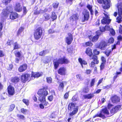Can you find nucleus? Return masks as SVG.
<instances>
[{
	"instance_id": "1",
	"label": "nucleus",
	"mask_w": 122,
	"mask_h": 122,
	"mask_svg": "<svg viewBox=\"0 0 122 122\" xmlns=\"http://www.w3.org/2000/svg\"><path fill=\"white\" fill-rule=\"evenodd\" d=\"M48 89V87L46 86L39 90V100L41 103L39 104V106L40 108L42 109L44 108V106H46L49 104L46 100V97L48 94V92L46 90Z\"/></svg>"
},
{
	"instance_id": "2",
	"label": "nucleus",
	"mask_w": 122,
	"mask_h": 122,
	"mask_svg": "<svg viewBox=\"0 0 122 122\" xmlns=\"http://www.w3.org/2000/svg\"><path fill=\"white\" fill-rule=\"evenodd\" d=\"M70 61L65 56H63L62 57L59 58L57 59H56L53 60V64L54 66V68L55 70L59 66L60 64H67L69 63Z\"/></svg>"
},
{
	"instance_id": "3",
	"label": "nucleus",
	"mask_w": 122,
	"mask_h": 122,
	"mask_svg": "<svg viewBox=\"0 0 122 122\" xmlns=\"http://www.w3.org/2000/svg\"><path fill=\"white\" fill-rule=\"evenodd\" d=\"M118 16L116 18V22L119 23L122 22V2H118L116 5Z\"/></svg>"
},
{
	"instance_id": "4",
	"label": "nucleus",
	"mask_w": 122,
	"mask_h": 122,
	"mask_svg": "<svg viewBox=\"0 0 122 122\" xmlns=\"http://www.w3.org/2000/svg\"><path fill=\"white\" fill-rule=\"evenodd\" d=\"M104 11L105 13H103L105 16L103 17L101 20V23L103 25H109L111 21V19H110L109 15L107 12Z\"/></svg>"
},
{
	"instance_id": "5",
	"label": "nucleus",
	"mask_w": 122,
	"mask_h": 122,
	"mask_svg": "<svg viewBox=\"0 0 122 122\" xmlns=\"http://www.w3.org/2000/svg\"><path fill=\"white\" fill-rule=\"evenodd\" d=\"M12 10V8L9 6L7 7L6 9L3 10L1 14L2 18L4 19H6Z\"/></svg>"
},
{
	"instance_id": "6",
	"label": "nucleus",
	"mask_w": 122,
	"mask_h": 122,
	"mask_svg": "<svg viewBox=\"0 0 122 122\" xmlns=\"http://www.w3.org/2000/svg\"><path fill=\"white\" fill-rule=\"evenodd\" d=\"M108 46L107 42L105 40H102L98 44L97 47L101 50H104Z\"/></svg>"
},
{
	"instance_id": "7",
	"label": "nucleus",
	"mask_w": 122,
	"mask_h": 122,
	"mask_svg": "<svg viewBox=\"0 0 122 122\" xmlns=\"http://www.w3.org/2000/svg\"><path fill=\"white\" fill-rule=\"evenodd\" d=\"M83 17L82 18L81 21L85 22L86 21H88L90 18V15L89 12L87 10L83 11L82 13Z\"/></svg>"
},
{
	"instance_id": "8",
	"label": "nucleus",
	"mask_w": 122,
	"mask_h": 122,
	"mask_svg": "<svg viewBox=\"0 0 122 122\" xmlns=\"http://www.w3.org/2000/svg\"><path fill=\"white\" fill-rule=\"evenodd\" d=\"M122 106L121 105H118L113 107L110 110V113L113 115L120 111L121 109Z\"/></svg>"
},
{
	"instance_id": "9",
	"label": "nucleus",
	"mask_w": 122,
	"mask_h": 122,
	"mask_svg": "<svg viewBox=\"0 0 122 122\" xmlns=\"http://www.w3.org/2000/svg\"><path fill=\"white\" fill-rule=\"evenodd\" d=\"M79 17L78 14L76 13L72 14L71 15L69 19L72 23L75 22V23H77V21L79 19Z\"/></svg>"
},
{
	"instance_id": "10",
	"label": "nucleus",
	"mask_w": 122,
	"mask_h": 122,
	"mask_svg": "<svg viewBox=\"0 0 122 122\" xmlns=\"http://www.w3.org/2000/svg\"><path fill=\"white\" fill-rule=\"evenodd\" d=\"M68 36L66 38L65 41L68 45L71 44L73 39V35L71 33H69L67 34Z\"/></svg>"
},
{
	"instance_id": "11",
	"label": "nucleus",
	"mask_w": 122,
	"mask_h": 122,
	"mask_svg": "<svg viewBox=\"0 0 122 122\" xmlns=\"http://www.w3.org/2000/svg\"><path fill=\"white\" fill-rule=\"evenodd\" d=\"M113 104H117L120 102V97L116 95L112 96L110 98Z\"/></svg>"
},
{
	"instance_id": "12",
	"label": "nucleus",
	"mask_w": 122,
	"mask_h": 122,
	"mask_svg": "<svg viewBox=\"0 0 122 122\" xmlns=\"http://www.w3.org/2000/svg\"><path fill=\"white\" fill-rule=\"evenodd\" d=\"M66 69L64 67H61L57 70L58 74L62 76H65L66 75Z\"/></svg>"
},
{
	"instance_id": "13",
	"label": "nucleus",
	"mask_w": 122,
	"mask_h": 122,
	"mask_svg": "<svg viewBox=\"0 0 122 122\" xmlns=\"http://www.w3.org/2000/svg\"><path fill=\"white\" fill-rule=\"evenodd\" d=\"M110 1L105 0L103 1V3L102 5V8L104 10H108L110 7Z\"/></svg>"
},
{
	"instance_id": "14",
	"label": "nucleus",
	"mask_w": 122,
	"mask_h": 122,
	"mask_svg": "<svg viewBox=\"0 0 122 122\" xmlns=\"http://www.w3.org/2000/svg\"><path fill=\"white\" fill-rule=\"evenodd\" d=\"M30 75L27 74H23L21 76V80L24 83L28 80L30 77Z\"/></svg>"
},
{
	"instance_id": "15",
	"label": "nucleus",
	"mask_w": 122,
	"mask_h": 122,
	"mask_svg": "<svg viewBox=\"0 0 122 122\" xmlns=\"http://www.w3.org/2000/svg\"><path fill=\"white\" fill-rule=\"evenodd\" d=\"M89 39L91 40L92 42H95L97 41L99 38V35L96 34L94 36L92 37L91 35L89 36H88Z\"/></svg>"
},
{
	"instance_id": "16",
	"label": "nucleus",
	"mask_w": 122,
	"mask_h": 122,
	"mask_svg": "<svg viewBox=\"0 0 122 122\" xmlns=\"http://www.w3.org/2000/svg\"><path fill=\"white\" fill-rule=\"evenodd\" d=\"M27 67V66L26 64H24L20 66L18 68V71L20 72H23L26 69Z\"/></svg>"
},
{
	"instance_id": "17",
	"label": "nucleus",
	"mask_w": 122,
	"mask_h": 122,
	"mask_svg": "<svg viewBox=\"0 0 122 122\" xmlns=\"http://www.w3.org/2000/svg\"><path fill=\"white\" fill-rule=\"evenodd\" d=\"M90 60H92V61H94L96 63H99V61L98 59V57L97 56L95 55H92L91 56L89 57Z\"/></svg>"
},
{
	"instance_id": "18",
	"label": "nucleus",
	"mask_w": 122,
	"mask_h": 122,
	"mask_svg": "<svg viewBox=\"0 0 122 122\" xmlns=\"http://www.w3.org/2000/svg\"><path fill=\"white\" fill-rule=\"evenodd\" d=\"M85 52L86 54L89 57L93 55L92 50L89 47H88L86 48Z\"/></svg>"
},
{
	"instance_id": "19",
	"label": "nucleus",
	"mask_w": 122,
	"mask_h": 122,
	"mask_svg": "<svg viewBox=\"0 0 122 122\" xmlns=\"http://www.w3.org/2000/svg\"><path fill=\"white\" fill-rule=\"evenodd\" d=\"M8 94L10 95H13L15 91L13 87L11 86H9L8 88Z\"/></svg>"
},
{
	"instance_id": "20",
	"label": "nucleus",
	"mask_w": 122,
	"mask_h": 122,
	"mask_svg": "<svg viewBox=\"0 0 122 122\" xmlns=\"http://www.w3.org/2000/svg\"><path fill=\"white\" fill-rule=\"evenodd\" d=\"M11 14L10 15V18L11 20L15 19L18 17V14L16 12H10Z\"/></svg>"
},
{
	"instance_id": "21",
	"label": "nucleus",
	"mask_w": 122,
	"mask_h": 122,
	"mask_svg": "<svg viewBox=\"0 0 122 122\" xmlns=\"http://www.w3.org/2000/svg\"><path fill=\"white\" fill-rule=\"evenodd\" d=\"M35 27H36V30H35L34 36L35 38L37 40L38 39V27L37 25H35Z\"/></svg>"
},
{
	"instance_id": "22",
	"label": "nucleus",
	"mask_w": 122,
	"mask_h": 122,
	"mask_svg": "<svg viewBox=\"0 0 122 122\" xmlns=\"http://www.w3.org/2000/svg\"><path fill=\"white\" fill-rule=\"evenodd\" d=\"M51 16L48 13H45L44 14L43 16V18L45 21H47L49 20Z\"/></svg>"
},
{
	"instance_id": "23",
	"label": "nucleus",
	"mask_w": 122,
	"mask_h": 122,
	"mask_svg": "<svg viewBox=\"0 0 122 122\" xmlns=\"http://www.w3.org/2000/svg\"><path fill=\"white\" fill-rule=\"evenodd\" d=\"M112 52V51L111 49H109V48L108 47L106 50L105 51H103V53L106 55L107 57H108Z\"/></svg>"
},
{
	"instance_id": "24",
	"label": "nucleus",
	"mask_w": 122,
	"mask_h": 122,
	"mask_svg": "<svg viewBox=\"0 0 122 122\" xmlns=\"http://www.w3.org/2000/svg\"><path fill=\"white\" fill-rule=\"evenodd\" d=\"M22 10L20 4L19 3H16L15 7V10L17 12H20Z\"/></svg>"
},
{
	"instance_id": "25",
	"label": "nucleus",
	"mask_w": 122,
	"mask_h": 122,
	"mask_svg": "<svg viewBox=\"0 0 122 122\" xmlns=\"http://www.w3.org/2000/svg\"><path fill=\"white\" fill-rule=\"evenodd\" d=\"M94 96L93 93H90L86 95H84L83 97L85 99H91Z\"/></svg>"
},
{
	"instance_id": "26",
	"label": "nucleus",
	"mask_w": 122,
	"mask_h": 122,
	"mask_svg": "<svg viewBox=\"0 0 122 122\" xmlns=\"http://www.w3.org/2000/svg\"><path fill=\"white\" fill-rule=\"evenodd\" d=\"M79 109V107L76 106V108L74 109V110L71 112L69 113V115L70 116H73L77 113Z\"/></svg>"
},
{
	"instance_id": "27",
	"label": "nucleus",
	"mask_w": 122,
	"mask_h": 122,
	"mask_svg": "<svg viewBox=\"0 0 122 122\" xmlns=\"http://www.w3.org/2000/svg\"><path fill=\"white\" fill-rule=\"evenodd\" d=\"M78 60L79 62L80 63L81 66L82 68L83 67V65H86L87 63V62L86 61L83 60L80 58H79Z\"/></svg>"
},
{
	"instance_id": "28",
	"label": "nucleus",
	"mask_w": 122,
	"mask_h": 122,
	"mask_svg": "<svg viewBox=\"0 0 122 122\" xmlns=\"http://www.w3.org/2000/svg\"><path fill=\"white\" fill-rule=\"evenodd\" d=\"M100 112H102V114L103 113L104 114L107 115L109 114V111L106 107L102 109Z\"/></svg>"
},
{
	"instance_id": "29",
	"label": "nucleus",
	"mask_w": 122,
	"mask_h": 122,
	"mask_svg": "<svg viewBox=\"0 0 122 122\" xmlns=\"http://www.w3.org/2000/svg\"><path fill=\"white\" fill-rule=\"evenodd\" d=\"M75 105L74 103L71 102L68 105V109L70 111H72L75 107Z\"/></svg>"
},
{
	"instance_id": "30",
	"label": "nucleus",
	"mask_w": 122,
	"mask_h": 122,
	"mask_svg": "<svg viewBox=\"0 0 122 122\" xmlns=\"http://www.w3.org/2000/svg\"><path fill=\"white\" fill-rule=\"evenodd\" d=\"M96 117H99L102 118L103 119H104L106 118L105 116L102 114V112H101L99 114L97 113L93 117V118H95Z\"/></svg>"
},
{
	"instance_id": "31",
	"label": "nucleus",
	"mask_w": 122,
	"mask_h": 122,
	"mask_svg": "<svg viewBox=\"0 0 122 122\" xmlns=\"http://www.w3.org/2000/svg\"><path fill=\"white\" fill-rule=\"evenodd\" d=\"M107 30L109 31L110 33L112 36H114L115 34V32L114 30L112 28H111L110 26H107Z\"/></svg>"
},
{
	"instance_id": "32",
	"label": "nucleus",
	"mask_w": 122,
	"mask_h": 122,
	"mask_svg": "<svg viewBox=\"0 0 122 122\" xmlns=\"http://www.w3.org/2000/svg\"><path fill=\"white\" fill-rule=\"evenodd\" d=\"M51 18L52 21L56 20L57 18V16L55 13L54 12H52L51 13Z\"/></svg>"
},
{
	"instance_id": "33",
	"label": "nucleus",
	"mask_w": 122,
	"mask_h": 122,
	"mask_svg": "<svg viewBox=\"0 0 122 122\" xmlns=\"http://www.w3.org/2000/svg\"><path fill=\"white\" fill-rule=\"evenodd\" d=\"M89 90L88 86H86L83 87L82 90V92L84 93H88Z\"/></svg>"
},
{
	"instance_id": "34",
	"label": "nucleus",
	"mask_w": 122,
	"mask_h": 122,
	"mask_svg": "<svg viewBox=\"0 0 122 122\" xmlns=\"http://www.w3.org/2000/svg\"><path fill=\"white\" fill-rule=\"evenodd\" d=\"M107 26H109L105 25L104 27L101 26L99 27L100 31L102 33L104 32L106 30H107Z\"/></svg>"
},
{
	"instance_id": "35",
	"label": "nucleus",
	"mask_w": 122,
	"mask_h": 122,
	"mask_svg": "<svg viewBox=\"0 0 122 122\" xmlns=\"http://www.w3.org/2000/svg\"><path fill=\"white\" fill-rule=\"evenodd\" d=\"M64 85L63 82H60L58 86V89L60 91H63L64 89Z\"/></svg>"
},
{
	"instance_id": "36",
	"label": "nucleus",
	"mask_w": 122,
	"mask_h": 122,
	"mask_svg": "<svg viewBox=\"0 0 122 122\" xmlns=\"http://www.w3.org/2000/svg\"><path fill=\"white\" fill-rule=\"evenodd\" d=\"M20 79L19 78L17 77H15L13 78L11 80L12 82L15 83H16L20 81Z\"/></svg>"
},
{
	"instance_id": "37",
	"label": "nucleus",
	"mask_w": 122,
	"mask_h": 122,
	"mask_svg": "<svg viewBox=\"0 0 122 122\" xmlns=\"http://www.w3.org/2000/svg\"><path fill=\"white\" fill-rule=\"evenodd\" d=\"M59 5V3L57 1L53 3L52 4L53 7L54 9H56L58 8Z\"/></svg>"
},
{
	"instance_id": "38",
	"label": "nucleus",
	"mask_w": 122,
	"mask_h": 122,
	"mask_svg": "<svg viewBox=\"0 0 122 122\" xmlns=\"http://www.w3.org/2000/svg\"><path fill=\"white\" fill-rule=\"evenodd\" d=\"M93 45V44L91 41H88L85 43L84 46L86 47L92 46Z\"/></svg>"
},
{
	"instance_id": "39",
	"label": "nucleus",
	"mask_w": 122,
	"mask_h": 122,
	"mask_svg": "<svg viewBox=\"0 0 122 122\" xmlns=\"http://www.w3.org/2000/svg\"><path fill=\"white\" fill-rule=\"evenodd\" d=\"M96 81L95 78L92 79L90 83V86L92 87L94 86L95 85V83Z\"/></svg>"
},
{
	"instance_id": "40",
	"label": "nucleus",
	"mask_w": 122,
	"mask_h": 122,
	"mask_svg": "<svg viewBox=\"0 0 122 122\" xmlns=\"http://www.w3.org/2000/svg\"><path fill=\"white\" fill-rule=\"evenodd\" d=\"M98 63H96L94 61H91V62L89 64L90 67L91 68H93L95 66L96 64H97Z\"/></svg>"
},
{
	"instance_id": "41",
	"label": "nucleus",
	"mask_w": 122,
	"mask_h": 122,
	"mask_svg": "<svg viewBox=\"0 0 122 122\" xmlns=\"http://www.w3.org/2000/svg\"><path fill=\"white\" fill-rule=\"evenodd\" d=\"M100 51L97 50V49L95 48L93 50V55H95L97 56L99 55L100 53Z\"/></svg>"
},
{
	"instance_id": "42",
	"label": "nucleus",
	"mask_w": 122,
	"mask_h": 122,
	"mask_svg": "<svg viewBox=\"0 0 122 122\" xmlns=\"http://www.w3.org/2000/svg\"><path fill=\"white\" fill-rule=\"evenodd\" d=\"M38 76V73L32 72V74L31 77V79H33V77L34 78L37 77Z\"/></svg>"
},
{
	"instance_id": "43",
	"label": "nucleus",
	"mask_w": 122,
	"mask_h": 122,
	"mask_svg": "<svg viewBox=\"0 0 122 122\" xmlns=\"http://www.w3.org/2000/svg\"><path fill=\"white\" fill-rule=\"evenodd\" d=\"M78 100L77 97L76 95H74L72 97L71 100L72 102H75Z\"/></svg>"
},
{
	"instance_id": "44",
	"label": "nucleus",
	"mask_w": 122,
	"mask_h": 122,
	"mask_svg": "<svg viewBox=\"0 0 122 122\" xmlns=\"http://www.w3.org/2000/svg\"><path fill=\"white\" fill-rule=\"evenodd\" d=\"M55 32V30H54L53 28H50L48 30V32L49 34H53Z\"/></svg>"
},
{
	"instance_id": "45",
	"label": "nucleus",
	"mask_w": 122,
	"mask_h": 122,
	"mask_svg": "<svg viewBox=\"0 0 122 122\" xmlns=\"http://www.w3.org/2000/svg\"><path fill=\"white\" fill-rule=\"evenodd\" d=\"M15 107V105L13 104H12L10 105L9 110V111L11 112L13 111Z\"/></svg>"
},
{
	"instance_id": "46",
	"label": "nucleus",
	"mask_w": 122,
	"mask_h": 122,
	"mask_svg": "<svg viewBox=\"0 0 122 122\" xmlns=\"http://www.w3.org/2000/svg\"><path fill=\"white\" fill-rule=\"evenodd\" d=\"M114 39L112 37H111L108 40L107 43L109 44H112L114 42Z\"/></svg>"
},
{
	"instance_id": "47",
	"label": "nucleus",
	"mask_w": 122,
	"mask_h": 122,
	"mask_svg": "<svg viewBox=\"0 0 122 122\" xmlns=\"http://www.w3.org/2000/svg\"><path fill=\"white\" fill-rule=\"evenodd\" d=\"M42 33V30L41 28H39V39L41 37Z\"/></svg>"
},
{
	"instance_id": "48",
	"label": "nucleus",
	"mask_w": 122,
	"mask_h": 122,
	"mask_svg": "<svg viewBox=\"0 0 122 122\" xmlns=\"http://www.w3.org/2000/svg\"><path fill=\"white\" fill-rule=\"evenodd\" d=\"M14 49H16L20 48V46L19 45L17 42L15 43L14 45Z\"/></svg>"
},
{
	"instance_id": "49",
	"label": "nucleus",
	"mask_w": 122,
	"mask_h": 122,
	"mask_svg": "<svg viewBox=\"0 0 122 122\" xmlns=\"http://www.w3.org/2000/svg\"><path fill=\"white\" fill-rule=\"evenodd\" d=\"M74 0H66V3L67 4H69L71 5L72 4L73 1Z\"/></svg>"
},
{
	"instance_id": "50",
	"label": "nucleus",
	"mask_w": 122,
	"mask_h": 122,
	"mask_svg": "<svg viewBox=\"0 0 122 122\" xmlns=\"http://www.w3.org/2000/svg\"><path fill=\"white\" fill-rule=\"evenodd\" d=\"M69 92H66L64 95L63 98L64 99H67L68 98Z\"/></svg>"
},
{
	"instance_id": "51",
	"label": "nucleus",
	"mask_w": 122,
	"mask_h": 122,
	"mask_svg": "<svg viewBox=\"0 0 122 122\" xmlns=\"http://www.w3.org/2000/svg\"><path fill=\"white\" fill-rule=\"evenodd\" d=\"M48 100L50 102L52 101L53 99V97L52 95L49 96L47 97Z\"/></svg>"
},
{
	"instance_id": "52",
	"label": "nucleus",
	"mask_w": 122,
	"mask_h": 122,
	"mask_svg": "<svg viewBox=\"0 0 122 122\" xmlns=\"http://www.w3.org/2000/svg\"><path fill=\"white\" fill-rule=\"evenodd\" d=\"M48 11V10L46 8H45L44 10H40L39 11V14L40 13H43L47 12Z\"/></svg>"
},
{
	"instance_id": "53",
	"label": "nucleus",
	"mask_w": 122,
	"mask_h": 122,
	"mask_svg": "<svg viewBox=\"0 0 122 122\" xmlns=\"http://www.w3.org/2000/svg\"><path fill=\"white\" fill-rule=\"evenodd\" d=\"M106 63H101L100 66V70H102L105 67V64Z\"/></svg>"
},
{
	"instance_id": "54",
	"label": "nucleus",
	"mask_w": 122,
	"mask_h": 122,
	"mask_svg": "<svg viewBox=\"0 0 122 122\" xmlns=\"http://www.w3.org/2000/svg\"><path fill=\"white\" fill-rule=\"evenodd\" d=\"M49 61V58L48 56H46V59L43 61V63L45 64H47L48 63Z\"/></svg>"
},
{
	"instance_id": "55",
	"label": "nucleus",
	"mask_w": 122,
	"mask_h": 122,
	"mask_svg": "<svg viewBox=\"0 0 122 122\" xmlns=\"http://www.w3.org/2000/svg\"><path fill=\"white\" fill-rule=\"evenodd\" d=\"M101 60L102 61V63H106V60L105 57L104 56H102L101 57Z\"/></svg>"
},
{
	"instance_id": "56",
	"label": "nucleus",
	"mask_w": 122,
	"mask_h": 122,
	"mask_svg": "<svg viewBox=\"0 0 122 122\" xmlns=\"http://www.w3.org/2000/svg\"><path fill=\"white\" fill-rule=\"evenodd\" d=\"M24 30V28L23 27L20 28L18 30V33H17V35H18L19 34L21 33Z\"/></svg>"
},
{
	"instance_id": "57",
	"label": "nucleus",
	"mask_w": 122,
	"mask_h": 122,
	"mask_svg": "<svg viewBox=\"0 0 122 122\" xmlns=\"http://www.w3.org/2000/svg\"><path fill=\"white\" fill-rule=\"evenodd\" d=\"M46 81L48 83H51L52 82V79L50 77H47L46 78Z\"/></svg>"
},
{
	"instance_id": "58",
	"label": "nucleus",
	"mask_w": 122,
	"mask_h": 122,
	"mask_svg": "<svg viewBox=\"0 0 122 122\" xmlns=\"http://www.w3.org/2000/svg\"><path fill=\"white\" fill-rule=\"evenodd\" d=\"M11 0H3V3H4L5 5H6L9 3Z\"/></svg>"
},
{
	"instance_id": "59",
	"label": "nucleus",
	"mask_w": 122,
	"mask_h": 122,
	"mask_svg": "<svg viewBox=\"0 0 122 122\" xmlns=\"http://www.w3.org/2000/svg\"><path fill=\"white\" fill-rule=\"evenodd\" d=\"M17 117L20 119H23L24 118V116L20 114H17Z\"/></svg>"
},
{
	"instance_id": "60",
	"label": "nucleus",
	"mask_w": 122,
	"mask_h": 122,
	"mask_svg": "<svg viewBox=\"0 0 122 122\" xmlns=\"http://www.w3.org/2000/svg\"><path fill=\"white\" fill-rule=\"evenodd\" d=\"M20 111L23 114H25V113L27 112V110L24 108L21 109Z\"/></svg>"
},
{
	"instance_id": "61",
	"label": "nucleus",
	"mask_w": 122,
	"mask_h": 122,
	"mask_svg": "<svg viewBox=\"0 0 122 122\" xmlns=\"http://www.w3.org/2000/svg\"><path fill=\"white\" fill-rule=\"evenodd\" d=\"M113 106V105L112 104H111L110 103H109L108 104L107 106L108 109H109Z\"/></svg>"
},
{
	"instance_id": "62",
	"label": "nucleus",
	"mask_w": 122,
	"mask_h": 122,
	"mask_svg": "<svg viewBox=\"0 0 122 122\" xmlns=\"http://www.w3.org/2000/svg\"><path fill=\"white\" fill-rule=\"evenodd\" d=\"M103 79V78H102L99 80L97 84V86H98L102 82Z\"/></svg>"
},
{
	"instance_id": "63",
	"label": "nucleus",
	"mask_w": 122,
	"mask_h": 122,
	"mask_svg": "<svg viewBox=\"0 0 122 122\" xmlns=\"http://www.w3.org/2000/svg\"><path fill=\"white\" fill-rule=\"evenodd\" d=\"M119 32L121 34H122V25H120L119 27Z\"/></svg>"
},
{
	"instance_id": "64",
	"label": "nucleus",
	"mask_w": 122,
	"mask_h": 122,
	"mask_svg": "<svg viewBox=\"0 0 122 122\" xmlns=\"http://www.w3.org/2000/svg\"><path fill=\"white\" fill-rule=\"evenodd\" d=\"M45 51H43L40 52L39 53V55L41 56H44L45 54Z\"/></svg>"
}]
</instances>
